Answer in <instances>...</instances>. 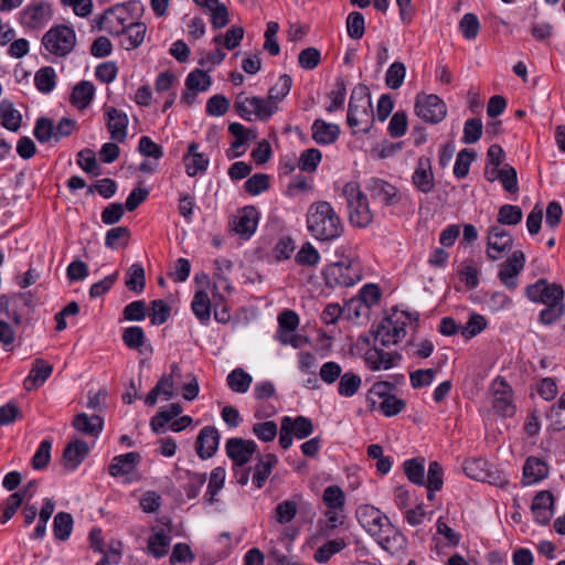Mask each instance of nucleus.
<instances>
[{
	"label": "nucleus",
	"mask_w": 565,
	"mask_h": 565,
	"mask_svg": "<svg viewBox=\"0 0 565 565\" xmlns=\"http://www.w3.org/2000/svg\"><path fill=\"white\" fill-rule=\"evenodd\" d=\"M306 225L313 238L329 242L339 238L344 232V225L328 201H317L309 205L306 214Z\"/></svg>",
	"instance_id": "f257e3e1"
},
{
	"label": "nucleus",
	"mask_w": 565,
	"mask_h": 565,
	"mask_svg": "<svg viewBox=\"0 0 565 565\" xmlns=\"http://www.w3.org/2000/svg\"><path fill=\"white\" fill-rule=\"evenodd\" d=\"M374 111L371 102V93L366 85H356L350 96L347 124L353 134H367L373 127Z\"/></svg>",
	"instance_id": "f03ea898"
},
{
	"label": "nucleus",
	"mask_w": 565,
	"mask_h": 565,
	"mask_svg": "<svg viewBox=\"0 0 565 565\" xmlns=\"http://www.w3.org/2000/svg\"><path fill=\"white\" fill-rule=\"evenodd\" d=\"M324 284L329 288H348L358 284L362 277V265L356 257L343 256L322 270Z\"/></svg>",
	"instance_id": "7ed1b4c3"
},
{
	"label": "nucleus",
	"mask_w": 565,
	"mask_h": 565,
	"mask_svg": "<svg viewBox=\"0 0 565 565\" xmlns=\"http://www.w3.org/2000/svg\"><path fill=\"white\" fill-rule=\"evenodd\" d=\"M342 194L347 200L350 223L361 228L369 226L373 222L374 214L359 183L348 182L343 186Z\"/></svg>",
	"instance_id": "20e7f679"
},
{
	"label": "nucleus",
	"mask_w": 565,
	"mask_h": 565,
	"mask_svg": "<svg viewBox=\"0 0 565 565\" xmlns=\"http://www.w3.org/2000/svg\"><path fill=\"white\" fill-rule=\"evenodd\" d=\"M42 43L51 54L66 56L73 51L76 44V35L72 28L58 25L51 28L44 34Z\"/></svg>",
	"instance_id": "39448f33"
},
{
	"label": "nucleus",
	"mask_w": 565,
	"mask_h": 565,
	"mask_svg": "<svg viewBox=\"0 0 565 565\" xmlns=\"http://www.w3.org/2000/svg\"><path fill=\"white\" fill-rule=\"evenodd\" d=\"M401 317L411 319V315L402 311L399 316L397 313L385 317L376 328L375 339L381 342L383 347L396 344L406 334V321L402 320Z\"/></svg>",
	"instance_id": "423d86ee"
},
{
	"label": "nucleus",
	"mask_w": 565,
	"mask_h": 565,
	"mask_svg": "<svg viewBox=\"0 0 565 565\" xmlns=\"http://www.w3.org/2000/svg\"><path fill=\"white\" fill-rule=\"evenodd\" d=\"M131 20L128 8L125 4H117L107 9L95 22L98 30L110 35H121Z\"/></svg>",
	"instance_id": "0eeeda50"
},
{
	"label": "nucleus",
	"mask_w": 565,
	"mask_h": 565,
	"mask_svg": "<svg viewBox=\"0 0 565 565\" xmlns=\"http://www.w3.org/2000/svg\"><path fill=\"white\" fill-rule=\"evenodd\" d=\"M415 114L424 121L438 124L447 115L445 102L435 94L417 95L415 100Z\"/></svg>",
	"instance_id": "6e6552de"
},
{
	"label": "nucleus",
	"mask_w": 565,
	"mask_h": 565,
	"mask_svg": "<svg viewBox=\"0 0 565 565\" xmlns=\"http://www.w3.org/2000/svg\"><path fill=\"white\" fill-rule=\"evenodd\" d=\"M525 295L532 302L548 306L563 301L565 291L562 285L556 282L550 284L546 279L541 278L526 287Z\"/></svg>",
	"instance_id": "1a4fd4ad"
},
{
	"label": "nucleus",
	"mask_w": 565,
	"mask_h": 565,
	"mask_svg": "<svg viewBox=\"0 0 565 565\" xmlns=\"http://www.w3.org/2000/svg\"><path fill=\"white\" fill-rule=\"evenodd\" d=\"M225 450L227 457L233 461L234 477L241 484L247 483V441L243 438H230L226 441Z\"/></svg>",
	"instance_id": "9d476101"
},
{
	"label": "nucleus",
	"mask_w": 565,
	"mask_h": 565,
	"mask_svg": "<svg viewBox=\"0 0 565 565\" xmlns=\"http://www.w3.org/2000/svg\"><path fill=\"white\" fill-rule=\"evenodd\" d=\"M51 18V6L44 1L31 2L20 12V23L30 30L44 28Z\"/></svg>",
	"instance_id": "9b49d317"
},
{
	"label": "nucleus",
	"mask_w": 565,
	"mask_h": 565,
	"mask_svg": "<svg viewBox=\"0 0 565 565\" xmlns=\"http://www.w3.org/2000/svg\"><path fill=\"white\" fill-rule=\"evenodd\" d=\"M513 247V237L504 228L494 225L488 231L487 256L491 260H498Z\"/></svg>",
	"instance_id": "f8f14e48"
},
{
	"label": "nucleus",
	"mask_w": 565,
	"mask_h": 565,
	"mask_svg": "<svg viewBox=\"0 0 565 565\" xmlns=\"http://www.w3.org/2000/svg\"><path fill=\"white\" fill-rule=\"evenodd\" d=\"M364 188L374 201H380L385 206L396 205L401 201L397 188L383 179L370 178Z\"/></svg>",
	"instance_id": "ddd939ff"
},
{
	"label": "nucleus",
	"mask_w": 565,
	"mask_h": 565,
	"mask_svg": "<svg viewBox=\"0 0 565 565\" xmlns=\"http://www.w3.org/2000/svg\"><path fill=\"white\" fill-rule=\"evenodd\" d=\"M525 265V255L522 250H514L500 266L498 277L510 290L518 287V276Z\"/></svg>",
	"instance_id": "4468645a"
},
{
	"label": "nucleus",
	"mask_w": 565,
	"mask_h": 565,
	"mask_svg": "<svg viewBox=\"0 0 565 565\" xmlns=\"http://www.w3.org/2000/svg\"><path fill=\"white\" fill-rule=\"evenodd\" d=\"M492 390V407L493 409L505 417L514 414V405L511 398V387L501 376H498L491 386Z\"/></svg>",
	"instance_id": "2eb2a0df"
},
{
	"label": "nucleus",
	"mask_w": 565,
	"mask_h": 565,
	"mask_svg": "<svg viewBox=\"0 0 565 565\" xmlns=\"http://www.w3.org/2000/svg\"><path fill=\"white\" fill-rule=\"evenodd\" d=\"M377 544L390 554H396L403 550L406 539L388 520L379 531L372 535Z\"/></svg>",
	"instance_id": "dca6fc26"
},
{
	"label": "nucleus",
	"mask_w": 565,
	"mask_h": 565,
	"mask_svg": "<svg viewBox=\"0 0 565 565\" xmlns=\"http://www.w3.org/2000/svg\"><path fill=\"white\" fill-rule=\"evenodd\" d=\"M355 516L360 525L372 536L390 520L383 512L371 504H362L356 509Z\"/></svg>",
	"instance_id": "f3484780"
},
{
	"label": "nucleus",
	"mask_w": 565,
	"mask_h": 565,
	"mask_svg": "<svg viewBox=\"0 0 565 565\" xmlns=\"http://www.w3.org/2000/svg\"><path fill=\"white\" fill-rule=\"evenodd\" d=\"M218 444V430L214 426H205L196 438L195 451L201 459H209L215 455Z\"/></svg>",
	"instance_id": "a211bd4d"
},
{
	"label": "nucleus",
	"mask_w": 565,
	"mask_h": 565,
	"mask_svg": "<svg viewBox=\"0 0 565 565\" xmlns=\"http://www.w3.org/2000/svg\"><path fill=\"white\" fill-rule=\"evenodd\" d=\"M532 513L537 523L546 525L554 514V497L551 491H540L533 499Z\"/></svg>",
	"instance_id": "6ab92c4d"
},
{
	"label": "nucleus",
	"mask_w": 565,
	"mask_h": 565,
	"mask_svg": "<svg viewBox=\"0 0 565 565\" xmlns=\"http://www.w3.org/2000/svg\"><path fill=\"white\" fill-rule=\"evenodd\" d=\"M414 186L422 193H429L435 186L434 173L431 171L430 159L420 157L412 177Z\"/></svg>",
	"instance_id": "aec40b11"
},
{
	"label": "nucleus",
	"mask_w": 565,
	"mask_h": 565,
	"mask_svg": "<svg viewBox=\"0 0 565 565\" xmlns=\"http://www.w3.org/2000/svg\"><path fill=\"white\" fill-rule=\"evenodd\" d=\"M402 355L399 353H390L383 349L373 348L365 352V363L372 371L390 370L399 361Z\"/></svg>",
	"instance_id": "412c9836"
},
{
	"label": "nucleus",
	"mask_w": 565,
	"mask_h": 565,
	"mask_svg": "<svg viewBox=\"0 0 565 565\" xmlns=\"http://www.w3.org/2000/svg\"><path fill=\"white\" fill-rule=\"evenodd\" d=\"M107 116V128L110 134V138L118 142L125 141L127 137V127H128V116L126 113L109 107L106 109Z\"/></svg>",
	"instance_id": "4be33fe9"
},
{
	"label": "nucleus",
	"mask_w": 565,
	"mask_h": 565,
	"mask_svg": "<svg viewBox=\"0 0 565 565\" xmlns=\"http://www.w3.org/2000/svg\"><path fill=\"white\" fill-rule=\"evenodd\" d=\"M53 372V365L43 359H35L29 375L23 382V386L26 391H32L40 387L51 376Z\"/></svg>",
	"instance_id": "5701e85b"
},
{
	"label": "nucleus",
	"mask_w": 565,
	"mask_h": 565,
	"mask_svg": "<svg viewBox=\"0 0 565 565\" xmlns=\"http://www.w3.org/2000/svg\"><path fill=\"white\" fill-rule=\"evenodd\" d=\"M140 460V454L135 451L115 456L108 467V472L113 477L129 475L136 470Z\"/></svg>",
	"instance_id": "b1692460"
},
{
	"label": "nucleus",
	"mask_w": 565,
	"mask_h": 565,
	"mask_svg": "<svg viewBox=\"0 0 565 565\" xmlns=\"http://www.w3.org/2000/svg\"><path fill=\"white\" fill-rule=\"evenodd\" d=\"M548 476L547 463L534 456L529 457L523 466V479L524 486H531L544 480Z\"/></svg>",
	"instance_id": "393cba45"
},
{
	"label": "nucleus",
	"mask_w": 565,
	"mask_h": 565,
	"mask_svg": "<svg viewBox=\"0 0 565 565\" xmlns=\"http://www.w3.org/2000/svg\"><path fill=\"white\" fill-rule=\"evenodd\" d=\"M312 139L322 146L331 145L340 136V127L337 124H329L322 119H316L311 126Z\"/></svg>",
	"instance_id": "a878e982"
},
{
	"label": "nucleus",
	"mask_w": 565,
	"mask_h": 565,
	"mask_svg": "<svg viewBox=\"0 0 565 565\" xmlns=\"http://www.w3.org/2000/svg\"><path fill=\"white\" fill-rule=\"evenodd\" d=\"M89 452L88 445L83 440H74L70 443L63 451V461L65 468L70 470L76 469Z\"/></svg>",
	"instance_id": "bb28decb"
},
{
	"label": "nucleus",
	"mask_w": 565,
	"mask_h": 565,
	"mask_svg": "<svg viewBox=\"0 0 565 565\" xmlns=\"http://www.w3.org/2000/svg\"><path fill=\"white\" fill-rule=\"evenodd\" d=\"M228 131L232 135L233 140L230 142V147L226 150V157L228 159H235L245 152L247 131L245 127L238 122L230 124Z\"/></svg>",
	"instance_id": "cd10ccee"
},
{
	"label": "nucleus",
	"mask_w": 565,
	"mask_h": 565,
	"mask_svg": "<svg viewBox=\"0 0 565 565\" xmlns=\"http://www.w3.org/2000/svg\"><path fill=\"white\" fill-rule=\"evenodd\" d=\"M249 115L253 114L258 120L266 121L279 110V107L268 97H249Z\"/></svg>",
	"instance_id": "c85d7f7f"
},
{
	"label": "nucleus",
	"mask_w": 565,
	"mask_h": 565,
	"mask_svg": "<svg viewBox=\"0 0 565 565\" xmlns=\"http://www.w3.org/2000/svg\"><path fill=\"white\" fill-rule=\"evenodd\" d=\"M185 170L188 175L195 177L198 173L206 170L209 159L198 152V145L192 142L188 147V154L184 157Z\"/></svg>",
	"instance_id": "c756f323"
},
{
	"label": "nucleus",
	"mask_w": 565,
	"mask_h": 565,
	"mask_svg": "<svg viewBox=\"0 0 565 565\" xmlns=\"http://www.w3.org/2000/svg\"><path fill=\"white\" fill-rule=\"evenodd\" d=\"M147 32V25L142 22H136L134 19L127 25L125 32L121 33L124 36L122 45L126 50H134L141 45L145 40Z\"/></svg>",
	"instance_id": "7c9ffc66"
},
{
	"label": "nucleus",
	"mask_w": 565,
	"mask_h": 565,
	"mask_svg": "<svg viewBox=\"0 0 565 565\" xmlns=\"http://www.w3.org/2000/svg\"><path fill=\"white\" fill-rule=\"evenodd\" d=\"M0 121L2 127L13 132L21 127L22 116L8 99L0 102Z\"/></svg>",
	"instance_id": "2f4dec72"
},
{
	"label": "nucleus",
	"mask_w": 565,
	"mask_h": 565,
	"mask_svg": "<svg viewBox=\"0 0 565 565\" xmlns=\"http://www.w3.org/2000/svg\"><path fill=\"white\" fill-rule=\"evenodd\" d=\"M73 426L76 430L88 435L96 436L103 429V419L97 415L87 416L85 413H81L75 416Z\"/></svg>",
	"instance_id": "473e14b6"
},
{
	"label": "nucleus",
	"mask_w": 565,
	"mask_h": 565,
	"mask_svg": "<svg viewBox=\"0 0 565 565\" xmlns=\"http://www.w3.org/2000/svg\"><path fill=\"white\" fill-rule=\"evenodd\" d=\"M277 462L278 459L274 454H267L260 458L253 473V483L255 487L260 489L264 486Z\"/></svg>",
	"instance_id": "72a5a7b5"
},
{
	"label": "nucleus",
	"mask_w": 565,
	"mask_h": 565,
	"mask_svg": "<svg viewBox=\"0 0 565 565\" xmlns=\"http://www.w3.org/2000/svg\"><path fill=\"white\" fill-rule=\"evenodd\" d=\"M171 543V536L164 530L160 529L148 539V552L156 558H161L168 554Z\"/></svg>",
	"instance_id": "f704fd0d"
},
{
	"label": "nucleus",
	"mask_w": 565,
	"mask_h": 565,
	"mask_svg": "<svg viewBox=\"0 0 565 565\" xmlns=\"http://www.w3.org/2000/svg\"><path fill=\"white\" fill-rule=\"evenodd\" d=\"M94 93V85L88 81H82L73 88L71 102L77 108L84 109L90 104Z\"/></svg>",
	"instance_id": "c9c22d12"
},
{
	"label": "nucleus",
	"mask_w": 565,
	"mask_h": 565,
	"mask_svg": "<svg viewBox=\"0 0 565 565\" xmlns=\"http://www.w3.org/2000/svg\"><path fill=\"white\" fill-rule=\"evenodd\" d=\"M192 311L198 320L205 324L211 318V300L209 295L204 290H198L194 294L192 303Z\"/></svg>",
	"instance_id": "e433bc0d"
},
{
	"label": "nucleus",
	"mask_w": 565,
	"mask_h": 565,
	"mask_svg": "<svg viewBox=\"0 0 565 565\" xmlns=\"http://www.w3.org/2000/svg\"><path fill=\"white\" fill-rule=\"evenodd\" d=\"M404 472L407 479L416 486H425V459L412 458L403 463Z\"/></svg>",
	"instance_id": "4c0bfd02"
},
{
	"label": "nucleus",
	"mask_w": 565,
	"mask_h": 565,
	"mask_svg": "<svg viewBox=\"0 0 565 565\" xmlns=\"http://www.w3.org/2000/svg\"><path fill=\"white\" fill-rule=\"evenodd\" d=\"M34 85L43 94H50L56 86V73L52 66H43L35 72Z\"/></svg>",
	"instance_id": "58836bf2"
},
{
	"label": "nucleus",
	"mask_w": 565,
	"mask_h": 565,
	"mask_svg": "<svg viewBox=\"0 0 565 565\" xmlns=\"http://www.w3.org/2000/svg\"><path fill=\"white\" fill-rule=\"evenodd\" d=\"M347 543L343 539H335L327 541L320 547H318L313 554V558L319 564H326L330 558L344 550Z\"/></svg>",
	"instance_id": "ea45409f"
},
{
	"label": "nucleus",
	"mask_w": 565,
	"mask_h": 565,
	"mask_svg": "<svg viewBox=\"0 0 565 565\" xmlns=\"http://www.w3.org/2000/svg\"><path fill=\"white\" fill-rule=\"evenodd\" d=\"M125 285L136 294H141L146 286V276L143 267L136 263L132 264L126 274Z\"/></svg>",
	"instance_id": "a19ab883"
},
{
	"label": "nucleus",
	"mask_w": 565,
	"mask_h": 565,
	"mask_svg": "<svg viewBox=\"0 0 565 565\" xmlns=\"http://www.w3.org/2000/svg\"><path fill=\"white\" fill-rule=\"evenodd\" d=\"M488 462L481 458H469L463 461V471L470 479L486 481L490 473L487 469Z\"/></svg>",
	"instance_id": "79ce46f5"
},
{
	"label": "nucleus",
	"mask_w": 565,
	"mask_h": 565,
	"mask_svg": "<svg viewBox=\"0 0 565 565\" xmlns=\"http://www.w3.org/2000/svg\"><path fill=\"white\" fill-rule=\"evenodd\" d=\"M361 384L360 375L353 372H345L339 379L338 393L344 397H352L358 393Z\"/></svg>",
	"instance_id": "37998d69"
},
{
	"label": "nucleus",
	"mask_w": 565,
	"mask_h": 565,
	"mask_svg": "<svg viewBox=\"0 0 565 565\" xmlns=\"http://www.w3.org/2000/svg\"><path fill=\"white\" fill-rule=\"evenodd\" d=\"M479 268L473 259H466L458 267V276L469 289H475L479 285Z\"/></svg>",
	"instance_id": "c03bdc74"
},
{
	"label": "nucleus",
	"mask_w": 565,
	"mask_h": 565,
	"mask_svg": "<svg viewBox=\"0 0 565 565\" xmlns=\"http://www.w3.org/2000/svg\"><path fill=\"white\" fill-rule=\"evenodd\" d=\"M212 85V78L204 71L196 68L188 74L185 87L188 90L206 92Z\"/></svg>",
	"instance_id": "a18cd8bd"
},
{
	"label": "nucleus",
	"mask_w": 565,
	"mask_h": 565,
	"mask_svg": "<svg viewBox=\"0 0 565 565\" xmlns=\"http://www.w3.org/2000/svg\"><path fill=\"white\" fill-rule=\"evenodd\" d=\"M73 530V518L67 512H58L54 516L53 532L57 540L65 541L70 537Z\"/></svg>",
	"instance_id": "49530a36"
},
{
	"label": "nucleus",
	"mask_w": 565,
	"mask_h": 565,
	"mask_svg": "<svg viewBox=\"0 0 565 565\" xmlns=\"http://www.w3.org/2000/svg\"><path fill=\"white\" fill-rule=\"evenodd\" d=\"M487 328V320L482 315L471 313L465 326H460V334L470 340Z\"/></svg>",
	"instance_id": "de8ad7c7"
},
{
	"label": "nucleus",
	"mask_w": 565,
	"mask_h": 565,
	"mask_svg": "<svg viewBox=\"0 0 565 565\" xmlns=\"http://www.w3.org/2000/svg\"><path fill=\"white\" fill-rule=\"evenodd\" d=\"M476 159V152L471 149H462L458 152L454 166V174L458 179H463L468 175L470 166Z\"/></svg>",
	"instance_id": "09e8293b"
},
{
	"label": "nucleus",
	"mask_w": 565,
	"mask_h": 565,
	"mask_svg": "<svg viewBox=\"0 0 565 565\" xmlns=\"http://www.w3.org/2000/svg\"><path fill=\"white\" fill-rule=\"evenodd\" d=\"M322 500L329 510H342L345 503V495L339 486H329L323 491Z\"/></svg>",
	"instance_id": "8fccbe9b"
},
{
	"label": "nucleus",
	"mask_w": 565,
	"mask_h": 565,
	"mask_svg": "<svg viewBox=\"0 0 565 565\" xmlns=\"http://www.w3.org/2000/svg\"><path fill=\"white\" fill-rule=\"evenodd\" d=\"M565 313V302L558 301L556 303H551L545 306L544 309L540 311L539 321L544 326H553L556 323L561 317Z\"/></svg>",
	"instance_id": "3c124183"
},
{
	"label": "nucleus",
	"mask_w": 565,
	"mask_h": 565,
	"mask_svg": "<svg viewBox=\"0 0 565 565\" xmlns=\"http://www.w3.org/2000/svg\"><path fill=\"white\" fill-rule=\"evenodd\" d=\"M322 159V153L317 148H309L301 152L298 167L305 172H315Z\"/></svg>",
	"instance_id": "603ef678"
},
{
	"label": "nucleus",
	"mask_w": 565,
	"mask_h": 565,
	"mask_svg": "<svg viewBox=\"0 0 565 565\" xmlns=\"http://www.w3.org/2000/svg\"><path fill=\"white\" fill-rule=\"evenodd\" d=\"M406 66L402 62H394L385 74V84L392 89H398L405 79Z\"/></svg>",
	"instance_id": "864d4df0"
},
{
	"label": "nucleus",
	"mask_w": 565,
	"mask_h": 565,
	"mask_svg": "<svg viewBox=\"0 0 565 565\" xmlns=\"http://www.w3.org/2000/svg\"><path fill=\"white\" fill-rule=\"evenodd\" d=\"M523 213L520 206L504 204L499 209L497 221L502 225H516L522 221Z\"/></svg>",
	"instance_id": "5fc2aeb1"
},
{
	"label": "nucleus",
	"mask_w": 565,
	"mask_h": 565,
	"mask_svg": "<svg viewBox=\"0 0 565 565\" xmlns=\"http://www.w3.org/2000/svg\"><path fill=\"white\" fill-rule=\"evenodd\" d=\"M292 79L289 75L284 74L278 78V82L268 90V98L277 106L289 94Z\"/></svg>",
	"instance_id": "6e6d98bb"
},
{
	"label": "nucleus",
	"mask_w": 565,
	"mask_h": 565,
	"mask_svg": "<svg viewBox=\"0 0 565 565\" xmlns=\"http://www.w3.org/2000/svg\"><path fill=\"white\" fill-rule=\"evenodd\" d=\"M225 481V469L222 467H216L212 470L209 484H207V491L205 493V499L209 503L214 502V498L217 494V492L223 488Z\"/></svg>",
	"instance_id": "4d7b16f0"
},
{
	"label": "nucleus",
	"mask_w": 565,
	"mask_h": 565,
	"mask_svg": "<svg viewBox=\"0 0 565 565\" xmlns=\"http://www.w3.org/2000/svg\"><path fill=\"white\" fill-rule=\"evenodd\" d=\"M348 35L353 40H359L365 32V20L361 12L352 11L347 18Z\"/></svg>",
	"instance_id": "13d9d810"
},
{
	"label": "nucleus",
	"mask_w": 565,
	"mask_h": 565,
	"mask_svg": "<svg viewBox=\"0 0 565 565\" xmlns=\"http://www.w3.org/2000/svg\"><path fill=\"white\" fill-rule=\"evenodd\" d=\"M291 434L298 439H305L313 431V425L310 418L299 415L295 418L289 417Z\"/></svg>",
	"instance_id": "bf43d9fd"
},
{
	"label": "nucleus",
	"mask_w": 565,
	"mask_h": 565,
	"mask_svg": "<svg viewBox=\"0 0 565 565\" xmlns=\"http://www.w3.org/2000/svg\"><path fill=\"white\" fill-rule=\"evenodd\" d=\"M171 309L169 305L162 299H157L150 302L149 318L153 326L163 324L170 317Z\"/></svg>",
	"instance_id": "052dcab7"
},
{
	"label": "nucleus",
	"mask_w": 565,
	"mask_h": 565,
	"mask_svg": "<svg viewBox=\"0 0 565 565\" xmlns=\"http://www.w3.org/2000/svg\"><path fill=\"white\" fill-rule=\"evenodd\" d=\"M334 89H332L329 93V98L331 99V103L329 106H327L328 113H334L337 110H340L344 106L345 95H347V87L345 83L342 78H338L334 85Z\"/></svg>",
	"instance_id": "680f3d73"
},
{
	"label": "nucleus",
	"mask_w": 565,
	"mask_h": 565,
	"mask_svg": "<svg viewBox=\"0 0 565 565\" xmlns=\"http://www.w3.org/2000/svg\"><path fill=\"white\" fill-rule=\"evenodd\" d=\"M228 231L245 237L247 235V206L241 207L230 217Z\"/></svg>",
	"instance_id": "e2e57ef3"
},
{
	"label": "nucleus",
	"mask_w": 565,
	"mask_h": 565,
	"mask_svg": "<svg viewBox=\"0 0 565 565\" xmlns=\"http://www.w3.org/2000/svg\"><path fill=\"white\" fill-rule=\"evenodd\" d=\"M482 121L479 118H469L463 125L461 141L466 145L476 143L482 136Z\"/></svg>",
	"instance_id": "0e129e2a"
},
{
	"label": "nucleus",
	"mask_w": 565,
	"mask_h": 565,
	"mask_svg": "<svg viewBox=\"0 0 565 565\" xmlns=\"http://www.w3.org/2000/svg\"><path fill=\"white\" fill-rule=\"evenodd\" d=\"M547 418L552 420L555 430L565 429V392L557 402L551 406Z\"/></svg>",
	"instance_id": "69168bd1"
},
{
	"label": "nucleus",
	"mask_w": 565,
	"mask_h": 565,
	"mask_svg": "<svg viewBox=\"0 0 565 565\" xmlns=\"http://www.w3.org/2000/svg\"><path fill=\"white\" fill-rule=\"evenodd\" d=\"M298 511L297 502L294 500H285L277 504L275 509V518L279 524H287L294 520Z\"/></svg>",
	"instance_id": "338daca9"
},
{
	"label": "nucleus",
	"mask_w": 565,
	"mask_h": 565,
	"mask_svg": "<svg viewBox=\"0 0 565 565\" xmlns=\"http://www.w3.org/2000/svg\"><path fill=\"white\" fill-rule=\"evenodd\" d=\"M295 260L301 266H315L320 262V254L309 242L302 244Z\"/></svg>",
	"instance_id": "774afa93"
}]
</instances>
